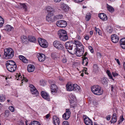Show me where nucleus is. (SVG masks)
Wrapping results in <instances>:
<instances>
[{
  "label": "nucleus",
  "mask_w": 125,
  "mask_h": 125,
  "mask_svg": "<svg viewBox=\"0 0 125 125\" xmlns=\"http://www.w3.org/2000/svg\"><path fill=\"white\" fill-rule=\"evenodd\" d=\"M6 66L7 70L12 72H14L17 67L15 63L12 60H8L6 61Z\"/></svg>",
  "instance_id": "1"
},
{
  "label": "nucleus",
  "mask_w": 125,
  "mask_h": 125,
  "mask_svg": "<svg viewBox=\"0 0 125 125\" xmlns=\"http://www.w3.org/2000/svg\"><path fill=\"white\" fill-rule=\"evenodd\" d=\"M91 91L94 94L100 95L103 93V91L101 89V87L98 85H94L91 87Z\"/></svg>",
  "instance_id": "2"
},
{
  "label": "nucleus",
  "mask_w": 125,
  "mask_h": 125,
  "mask_svg": "<svg viewBox=\"0 0 125 125\" xmlns=\"http://www.w3.org/2000/svg\"><path fill=\"white\" fill-rule=\"evenodd\" d=\"M58 34L61 41H65L68 39V37L66 31L64 30H61L59 31Z\"/></svg>",
  "instance_id": "3"
},
{
  "label": "nucleus",
  "mask_w": 125,
  "mask_h": 125,
  "mask_svg": "<svg viewBox=\"0 0 125 125\" xmlns=\"http://www.w3.org/2000/svg\"><path fill=\"white\" fill-rule=\"evenodd\" d=\"M14 56V51L11 48H7L4 51V56L7 58H11Z\"/></svg>",
  "instance_id": "4"
},
{
  "label": "nucleus",
  "mask_w": 125,
  "mask_h": 125,
  "mask_svg": "<svg viewBox=\"0 0 125 125\" xmlns=\"http://www.w3.org/2000/svg\"><path fill=\"white\" fill-rule=\"evenodd\" d=\"M84 52V48L83 46L82 45V46H80L76 49L74 48L73 53L75 54L77 56L80 57L83 55Z\"/></svg>",
  "instance_id": "5"
},
{
  "label": "nucleus",
  "mask_w": 125,
  "mask_h": 125,
  "mask_svg": "<svg viewBox=\"0 0 125 125\" xmlns=\"http://www.w3.org/2000/svg\"><path fill=\"white\" fill-rule=\"evenodd\" d=\"M75 45L74 43H73L72 41H69L65 43V46L66 48L67 49L68 51L70 53L72 54V53L70 51L72 50L73 48V46Z\"/></svg>",
  "instance_id": "6"
},
{
  "label": "nucleus",
  "mask_w": 125,
  "mask_h": 125,
  "mask_svg": "<svg viewBox=\"0 0 125 125\" xmlns=\"http://www.w3.org/2000/svg\"><path fill=\"white\" fill-rule=\"evenodd\" d=\"M57 17V15L55 16H53V14H50L49 13L46 16V19L47 21L51 23L54 22L55 20V18H56Z\"/></svg>",
  "instance_id": "7"
},
{
  "label": "nucleus",
  "mask_w": 125,
  "mask_h": 125,
  "mask_svg": "<svg viewBox=\"0 0 125 125\" xmlns=\"http://www.w3.org/2000/svg\"><path fill=\"white\" fill-rule=\"evenodd\" d=\"M56 25L58 27L65 28L67 26V23L65 20H60L57 22Z\"/></svg>",
  "instance_id": "8"
},
{
  "label": "nucleus",
  "mask_w": 125,
  "mask_h": 125,
  "mask_svg": "<svg viewBox=\"0 0 125 125\" xmlns=\"http://www.w3.org/2000/svg\"><path fill=\"white\" fill-rule=\"evenodd\" d=\"M29 87H30V91L31 94L35 96H37L39 94V93L36 88L32 84H30Z\"/></svg>",
  "instance_id": "9"
},
{
  "label": "nucleus",
  "mask_w": 125,
  "mask_h": 125,
  "mask_svg": "<svg viewBox=\"0 0 125 125\" xmlns=\"http://www.w3.org/2000/svg\"><path fill=\"white\" fill-rule=\"evenodd\" d=\"M40 40L41 41L40 42V45L43 48H46L48 47V44L45 39L40 38Z\"/></svg>",
  "instance_id": "10"
},
{
  "label": "nucleus",
  "mask_w": 125,
  "mask_h": 125,
  "mask_svg": "<svg viewBox=\"0 0 125 125\" xmlns=\"http://www.w3.org/2000/svg\"><path fill=\"white\" fill-rule=\"evenodd\" d=\"M83 118L86 125H93L92 120L89 117L84 115L83 116Z\"/></svg>",
  "instance_id": "11"
},
{
  "label": "nucleus",
  "mask_w": 125,
  "mask_h": 125,
  "mask_svg": "<svg viewBox=\"0 0 125 125\" xmlns=\"http://www.w3.org/2000/svg\"><path fill=\"white\" fill-rule=\"evenodd\" d=\"M71 113L69 109H66V112L62 115L63 118L66 120L68 119L70 117Z\"/></svg>",
  "instance_id": "12"
},
{
  "label": "nucleus",
  "mask_w": 125,
  "mask_h": 125,
  "mask_svg": "<svg viewBox=\"0 0 125 125\" xmlns=\"http://www.w3.org/2000/svg\"><path fill=\"white\" fill-rule=\"evenodd\" d=\"M41 95L42 97L45 99L49 101L50 100V97L47 93L42 91L41 93Z\"/></svg>",
  "instance_id": "13"
},
{
  "label": "nucleus",
  "mask_w": 125,
  "mask_h": 125,
  "mask_svg": "<svg viewBox=\"0 0 125 125\" xmlns=\"http://www.w3.org/2000/svg\"><path fill=\"white\" fill-rule=\"evenodd\" d=\"M111 39L112 42L114 43L117 42L119 39L118 36L115 34H112L111 36Z\"/></svg>",
  "instance_id": "14"
},
{
  "label": "nucleus",
  "mask_w": 125,
  "mask_h": 125,
  "mask_svg": "<svg viewBox=\"0 0 125 125\" xmlns=\"http://www.w3.org/2000/svg\"><path fill=\"white\" fill-rule=\"evenodd\" d=\"M61 8L62 10L65 12H67L69 10V7L66 5L64 3L62 4L61 5Z\"/></svg>",
  "instance_id": "15"
},
{
  "label": "nucleus",
  "mask_w": 125,
  "mask_h": 125,
  "mask_svg": "<svg viewBox=\"0 0 125 125\" xmlns=\"http://www.w3.org/2000/svg\"><path fill=\"white\" fill-rule=\"evenodd\" d=\"M50 88L51 90V92L52 93H55L57 92L58 87L55 84H51Z\"/></svg>",
  "instance_id": "16"
},
{
  "label": "nucleus",
  "mask_w": 125,
  "mask_h": 125,
  "mask_svg": "<svg viewBox=\"0 0 125 125\" xmlns=\"http://www.w3.org/2000/svg\"><path fill=\"white\" fill-rule=\"evenodd\" d=\"M35 68L34 66L32 64H29L27 67V69L29 72H33L34 71Z\"/></svg>",
  "instance_id": "17"
},
{
  "label": "nucleus",
  "mask_w": 125,
  "mask_h": 125,
  "mask_svg": "<svg viewBox=\"0 0 125 125\" xmlns=\"http://www.w3.org/2000/svg\"><path fill=\"white\" fill-rule=\"evenodd\" d=\"M53 123L55 125H59L60 121L59 119L56 116H53Z\"/></svg>",
  "instance_id": "18"
},
{
  "label": "nucleus",
  "mask_w": 125,
  "mask_h": 125,
  "mask_svg": "<svg viewBox=\"0 0 125 125\" xmlns=\"http://www.w3.org/2000/svg\"><path fill=\"white\" fill-rule=\"evenodd\" d=\"M99 17L102 20L105 21L107 20V18L106 15L104 13H100L98 15Z\"/></svg>",
  "instance_id": "19"
},
{
  "label": "nucleus",
  "mask_w": 125,
  "mask_h": 125,
  "mask_svg": "<svg viewBox=\"0 0 125 125\" xmlns=\"http://www.w3.org/2000/svg\"><path fill=\"white\" fill-rule=\"evenodd\" d=\"M108 80L105 77H104L101 79V82L104 85L107 86L108 85Z\"/></svg>",
  "instance_id": "20"
},
{
  "label": "nucleus",
  "mask_w": 125,
  "mask_h": 125,
  "mask_svg": "<svg viewBox=\"0 0 125 125\" xmlns=\"http://www.w3.org/2000/svg\"><path fill=\"white\" fill-rule=\"evenodd\" d=\"M120 46L123 49H125V38H122L120 41Z\"/></svg>",
  "instance_id": "21"
},
{
  "label": "nucleus",
  "mask_w": 125,
  "mask_h": 125,
  "mask_svg": "<svg viewBox=\"0 0 125 125\" xmlns=\"http://www.w3.org/2000/svg\"><path fill=\"white\" fill-rule=\"evenodd\" d=\"M73 84L68 83L66 85V89L68 91H73Z\"/></svg>",
  "instance_id": "22"
},
{
  "label": "nucleus",
  "mask_w": 125,
  "mask_h": 125,
  "mask_svg": "<svg viewBox=\"0 0 125 125\" xmlns=\"http://www.w3.org/2000/svg\"><path fill=\"white\" fill-rule=\"evenodd\" d=\"M74 43L75 45H76V46H75L74 47L73 49H74V48H76V49L77 48V47H80V46H82L83 45L82 44V43L79 42V41H74Z\"/></svg>",
  "instance_id": "23"
},
{
  "label": "nucleus",
  "mask_w": 125,
  "mask_h": 125,
  "mask_svg": "<svg viewBox=\"0 0 125 125\" xmlns=\"http://www.w3.org/2000/svg\"><path fill=\"white\" fill-rule=\"evenodd\" d=\"M46 9L48 14L50 13V14L51 13L53 14V13L54 11L53 9L50 6H48L47 7Z\"/></svg>",
  "instance_id": "24"
},
{
  "label": "nucleus",
  "mask_w": 125,
  "mask_h": 125,
  "mask_svg": "<svg viewBox=\"0 0 125 125\" xmlns=\"http://www.w3.org/2000/svg\"><path fill=\"white\" fill-rule=\"evenodd\" d=\"M116 115L115 113H114L112 115V120L111 121V123H114L116 121Z\"/></svg>",
  "instance_id": "25"
},
{
  "label": "nucleus",
  "mask_w": 125,
  "mask_h": 125,
  "mask_svg": "<svg viewBox=\"0 0 125 125\" xmlns=\"http://www.w3.org/2000/svg\"><path fill=\"white\" fill-rule=\"evenodd\" d=\"M73 91H79L80 89V87L76 84H73Z\"/></svg>",
  "instance_id": "26"
},
{
  "label": "nucleus",
  "mask_w": 125,
  "mask_h": 125,
  "mask_svg": "<svg viewBox=\"0 0 125 125\" xmlns=\"http://www.w3.org/2000/svg\"><path fill=\"white\" fill-rule=\"evenodd\" d=\"M19 58L24 63H27L28 62V60L25 57L22 55H20L19 56Z\"/></svg>",
  "instance_id": "27"
},
{
  "label": "nucleus",
  "mask_w": 125,
  "mask_h": 125,
  "mask_svg": "<svg viewBox=\"0 0 125 125\" xmlns=\"http://www.w3.org/2000/svg\"><path fill=\"white\" fill-rule=\"evenodd\" d=\"M21 39L22 42L23 43H26L28 41V39H27L26 36L24 35L21 36Z\"/></svg>",
  "instance_id": "28"
},
{
  "label": "nucleus",
  "mask_w": 125,
  "mask_h": 125,
  "mask_svg": "<svg viewBox=\"0 0 125 125\" xmlns=\"http://www.w3.org/2000/svg\"><path fill=\"white\" fill-rule=\"evenodd\" d=\"M88 58L86 57H84L83 59L82 64L85 66H87L88 63Z\"/></svg>",
  "instance_id": "29"
},
{
  "label": "nucleus",
  "mask_w": 125,
  "mask_h": 125,
  "mask_svg": "<svg viewBox=\"0 0 125 125\" xmlns=\"http://www.w3.org/2000/svg\"><path fill=\"white\" fill-rule=\"evenodd\" d=\"M45 56L43 54L40 53V62L44 61L45 59Z\"/></svg>",
  "instance_id": "30"
},
{
  "label": "nucleus",
  "mask_w": 125,
  "mask_h": 125,
  "mask_svg": "<svg viewBox=\"0 0 125 125\" xmlns=\"http://www.w3.org/2000/svg\"><path fill=\"white\" fill-rule=\"evenodd\" d=\"M107 7L108 10L111 12H113L114 11V9L113 7L107 4Z\"/></svg>",
  "instance_id": "31"
},
{
  "label": "nucleus",
  "mask_w": 125,
  "mask_h": 125,
  "mask_svg": "<svg viewBox=\"0 0 125 125\" xmlns=\"http://www.w3.org/2000/svg\"><path fill=\"white\" fill-rule=\"evenodd\" d=\"M28 41H29L31 42H34L36 39L34 37L32 36H29L28 37Z\"/></svg>",
  "instance_id": "32"
},
{
  "label": "nucleus",
  "mask_w": 125,
  "mask_h": 125,
  "mask_svg": "<svg viewBox=\"0 0 125 125\" xmlns=\"http://www.w3.org/2000/svg\"><path fill=\"white\" fill-rule=\"evenodd\" d=\"M12 27L10 25H7L4 27V29L6 31H10L11 30Z\"/></svg>",
  "instance_id": "33"
},
{
  "label": "nucleus",
  "mask_w": 125,
  "mask_h": 125,
  "mask_svg": "<svg viewBox=\"0 0 125 125\" xmlns=\"http://www.w3.org/2000/svg\"><path fill=\"white\" fill-rule=\"evenodd\" d=\"M61 42L59 41L58 40H55L54 41L53 43V46L55 47H56L59 45V44Z\"/></svg>",
  "instance_id": "34"
},
{
  "label": "nucleus",
  "mask_w": 125,
  "mask_h": 125,
  "mask_svg": "<svg viewBox=\"0 0 125 125\" xmlns=\"http://www.w3.org/2000/svg\"><path fill=\"white\" fill-rule=\"evenodd\" d=\"M59 50H62L64 49V47L63 45L61 44V43L59 45H58L55 48Z\"/></svg>",
  "instance_id": "35"
},
{
  "label": "nucleus",
  "mask_w": 125,
  "mask_h": 125,
  "mask_svg": "<svg viewBox=\"0 0 125 125\" xmlns=\"http://www.w3.org/2000/svg\"><path fill=\"white\" fill-rule=\"evenodd\" d=\"M21 4V7L22 9L25 11H26L27 10V7L26 5L25 4Z\"/></svg>",
  "instance_id": "36"
},
{
  "label": "nucleus",
  "mask_w": 125,
  "mask_h": 125,
  "mask_svg": "<svg viewBox=\"0 0 125 125\" xmlns=\"http://www.w3.org/2000/svg\"><path fill=\"white\" fill-rule=\"evenodd\" d=\"M5 98L4 95L1 94L0 95V102H2L5 101Z\"/></svg>",
  "instance_id": "37"
},
{
  "label": "nucleus",
  "mask_w": 125,
  "mask_h": 125,
  "mask_svg": "<svg viewBox=\"0 0 125 125\" xmlns=\"http://www.w3.org/2000/svg\"><path fill=\"white\" fill-rule=\"evenodd\" d=\"M4 19L0 16V28L4 24Z\"/></svg>",
  "instance_id": "38"
},
{
  "label": "nucleus",
  "mask_w": 125,
  "mask_h": 125,
  "mask_svg": "<svg viewBox=\"0 0 125 125\" xmlns=\"http://www.w3.org/2000/svg\"><path fill=\"white\" fill-rule=\"evenodd\" d=\"M106 73H107L108 76L109 77V78L111 79H112L114 80V79L113 78V76L109 71L108 70H107L106 71Z\"/></svg>",
  "instance_id": "39"
},
{
  "label": "nucleus",
  "mask_w": 125,
  "mask_h": 125,
  "mask_svg": "<svg viewBox=\"0 0 125 125\" xmlns=\"http://www.w3.org/2000/svg\"><path fill=\"white\" fill-rule=\"evenodd\" d=\"M91 15L90 14H87L85 16V20L86 21H89L91 18Z\"/></svg>",
  "instance_id": "40"
},
{
  "label": "nucleus",
  "mask_w": 125,
  "mask_h": 125,
  "mask_svg": "<svg viewBox=\"0 0 125 125\" xmlns=\"http://www.w3.org/2000/svg\"><path fill=\"white\" fill-rule=\"evenodd\" d=\"M39 123V122L37 121H32L31 122V123L29 124V125H39L38 124Z\"/></svg>",
  "instance_id": "41"
},
{
  "label": "nucleus",
  "mask_w": 125,
  "mask_h": 125,
  "mask_svg": "<svg viewBox=\"0 0 125 125\" xmlns=\"http://www.w3.org/2000/svg\"><path fill=\"white\" fill-rule=\"evenodd\" d=\"M95 29L96 33L97 32L98 33L99 35H101L102 33L101 32V31L99 29L97 28L96 27H95Z\"/></svg>",
  "instance_id": "42"
},
{
  "label": "nucleus",
  "mask_w": 125,
  "mask_h": 125,
  "mask_svg": "<svg viewBox=\"0 0 125 125\" xmlns=\"http://www.w3.org/2000/svg\"><path fill=\"white\" fill-rule=\"evenodd\" d=\"M22 77L18 73L16 75V79L17 80H18L20 79V78L22 79Z\"/></svg>",
  "instance_id": "43"
},
{
  "label": "nucleus",
  "mask_w": 125,
  "mask_h": 125,
  "mask_svg": "<svg viewBox=\"0 0 125 125\" xmlns=\"http://www.w3.org/2000/svg\"><path fill=\"white\" fill-rule=\"evenodd\" d=\"M40 85L42 86H44L46 84V83L43 80H42L41 81H40Z\"/></svg>",
  "instance_id": "44"
},
{
  "label": "nucleus",
  "mask_w": 125,
  "mask_h": 125,
  "mask_svg": "<svg viewBox=\"0 0 125 125\" xmlns=\"http://www.w3.org/2000/svg\"><path fill=\"white\" fill-rule=\"evenodd\" d=\"M9 108L11 112H13L14 111V108L12 106H9Z\"/></svg>",
  "instance_id": "45"
},
{
  "label": "nucleus",
  "mask_w": 125,
  "mask_h": 125,
  "mask_svg": "<svg viewBox=\"0 0 125 125\" xmlns=\"http://www.w3.org/2000/svg\"><path fill=\"white\" fill-rule=\"evenodd\" d=\"M75 2L77 3H79L82 2L84 0H73Z\"/></svg>",
  "instance_id": "46"
},
{
  "label": "nucleus",
  "mask_w": 125,
  "mask_h": 125,
  "mask_svg": "<svg viewBox=\"0 0 125 125\" xmlns=\"http://www.w3.org/2000/svg\"><path fill=\"white\" fill-rule=\"evenodd\" d=\"M10 111L8 110H6L5 111V114L7 116H9V114Z\"/></svg>",
  "instance_id": "47"
},
{
  "label": "nucleus",
  "mask_w": 125,
  "mask_h": 125,
  "mask_svg": "<svg viewBox=\"0 0 125 125\" xmlns=\"http://www.w3.org/2000/svg\"><path fill=\"white\" fill-rule=\"evenodd\" d=\"M63 125H68V122L67 121H64L62 123Z\"/></svg>",
  "instance_id": "48"
},
{
  "label": "nucleus",
  "mask_w": 125,
  "mask_h": 125,
  "mask_svg": "<svg viewBox=\"0 0 125 125\" xmlns=\"http://www.w3.org/2000/svg\"><path fill=\"white\" fill-rule=\"evenodd\" d=\"M124 119L123 117V115H121L120 117V120L121 122H122L124 120Z\"/></svg>",
  "instance_id": "49"
},
{
  "label": "nucleus",
  "mask_w": 125,
  "mask_h": 125,
  "mask_svg": "<svg viewBox=\"0 0 125 125\" xmlns=\"http://www.w3.org/2000/svg\"><path fill=\"white\" fill-rule=\"evenodd\" d=\"M93 67L95 69H97L98 68V67L96 64H94L93 65Z\"/></svg>",
  "instance_id": "50"
},
{
  "label": "nucleus",
  "mask_w": 125,
  "mask_h": 125,
  "mask_svg": "<svg viewBox=\"0 0 125 125\" xmlns=\"http://www.w3.org/2000/svg\"><path fill=\"white\" fill-rule=\"evenodd\" d=\"M84 38L86 40H89V37L88 35H86L85 36Z\"/></svg>",
  "instance_id": "51"
},
{
  "label": "nucleus",
  "mask_w": 125,
  "mask_h": 125,
  "mask_svg": "<svg viewBox=\"0 0 125 125\" xmlns=\"http://www.w3.org/2000/svg\"><path fill=\"white\" fill-rule=\"evenodd\" d=\"M27 82L28 81V80L26 79L25 78H24L22 79V80L21 82V83H23V82Z\"/></svg>",
  "instance_id": "52"
},
{
  "label": "nucleus",
  "mask_w": 125,
  "mask_h": 125,
  "mask_svg": "<svg viewBox=\"0 0 125 125\" xmlns=\"http://www.w3.org/2000/svg\"><path fill=\"white\" fill-rule=\"evenodd\" d=\"M62 62L63 63H65L66 62V59L63 58L62 60Z\"/></svg>",
  "instance_id": "53"
},
{
  "label": "nucleus",
  "mask_w": 125,
  "mask_h": 125,
  "mask_svg": "<svg viewBox=\"0 0 125 125\" xmlns=\"http://www.w3.org/2000/svg\"><path fill=\"white\" fill-rule=\"evenodd\" d=\"M115 60H116V62L118 63V64L119 65H120V64L119 60L118 59H115Z\"/></svg>",
  "instance_id": "54"
},
{
  "label": "nucleus",
  "mask_w": 125,
  "mask_h": 125,
  "mask_svg": "<svg viewBox=\"0 0 125 125\" xmlns=\"http://www.w3.org/2000/svg\"><path fill=\"white\" fill-rule=\"evenodd\" d=\"M113 73V75L114 77H115V76H117L118 75V74H117V73Z\"/></svg>",
  "instance_id": "55"
},
{
  "label": "nucleus",
  "mask_w": 125,
  "mask_h": 125,
  "mask_svg": "<svg viewBox=\"0 0 125 125\" xmlns=\"http://www.w3.org/2000/svg\"><path fill=\"white\" fill-rule=\"evenodd\" d=\"M97 56L99 57H101V53L100 52H98L97 53Z\"/></svg>",
  "instance_id": "56"
},
{
  "label": "nucleus",
  "mask_w": 125,
  "mask_h": 125,
  "mask_svg": "<svg viewBox=\"0 0 125 125\" xmlns=\"http://www.w3.org/2000/svg\"><path fill=\"white\" fill-rule=\"evenodd\" d=\"M50 116V114H48L45 116V117L46 118H48Z\"/></svg>",
  "instance_id": "57"
},
{
  "label": "nucleus",
  "mask_w": 125,
  "mask_h": 125,
  "mask_svg": "<svg viewBox=\"0 0 125 125\" xmlns=\"http://www.w3.org/2000/svg\"><path fill=\"white\" fill-rule=\"evenodd\" d=\"M110 117L109 116H108L106 117V119L107 120H110Z\"/></svg>",
  "instance_id": "58"
},
{
  "label": "nucleus",
  "mask_w": 125,
  "mask_h": 125,
  "mask_svg": "<svg viewBox=\"0 0 125 125\" xmlns=\"http://www.w3.org/2000/svg\"><path fill=\"white\" fill-rule=\"evenodd\" d=\"M76 38L78 40H80L81 39L80 36L79 35H77V36L76 37Z\"/></svg>",
  "instance_id": "59"
},
{
  "label": "nucleus",
  "mask_w": 125,
  "mask_h": 125,
  "mask_svg": "<svg viewBox=\"0 0 125 125\" xmlns=\"http://www.w3.org/2000/svg\"><path fill=\"white\" fill-rule=\"evenodd\" d=\"M34 29L36 30L37 31V30H39V27L38 26H36V27H35Z\"/></svg>",
  "instance_id": "60"
},
{
  "label": "nucleus",
  "mask_w": 125,
  "mask_h": 125,
  "mask_svg": "<svg viewBox=\"0 0 125 125\" xmlns=\"http://www.w3.org/2000/svg\"><path fill=\"white\" fill-rule=\"evenodd\" d=\"M23 123L22 121H20L19 122V124L20 125H23Z\"/></svg>",
  "instance_id": "61"
},
{
  "label": "nucleus",
  "mask_w": 125,
  "mask_h": 125,
  "mask_svg": "<svg viewBox=\"0 0 125 125\" xmlns=\"http://www.w3.org/2000/svg\"><path fill=\"white\" fill-rule=\"evenodd\" d=\"M108 31L109 33H111L113 31V30L112 29H109L108 30Z\"/></svg>",
  "instance_id": "62"
},
{
  "label": "nucleus",
  "mask_w": 125,
  "mask_h": 125,
  "mask_svg": "<svg viewBox=\"0 0 125 125\" xmlns=\"http://www.w3.org/2000/svg\"><path fill=\"white\" fill-rule=\"evenodd\" d=\"M93 33V32L92 31H91L90 32V35H92Z\"/></svg>",
  "instance_id": "63"
},
{
  "label": "nucleus",
  "mask_w": 125,
  "mask_h": 125,
  "mask_svg": "<svg viewBox=\"0 0 125 125\" xmlns=\"http://www.w3.org/2000/svg\"><path fill=\"white\" fill-rule=\"evenodd\" d=\"M87 54V52H85V53L83 55V56H84V57H85L86 55Z\"/></svg>",
  "instance_id": "64"
}]
</instances>
